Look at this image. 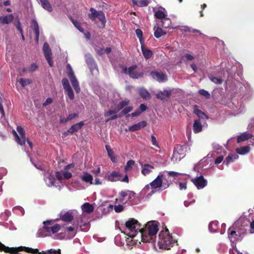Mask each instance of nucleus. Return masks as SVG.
<instances>
[{"label":"nucleus","mask_w":254,"mask_h":254,"mask_svg":"<svg viewBox=\"0 0 254 254\" xmlns=\"http://www.w3.org/2000/svg\"><path fill=\"white\" fill-rule=\"evenodd\" d=\"M158 226L155 222H148L145 227L141 228L139 236L143 242L154 243L155 241V235L158 231Z\"/></svg>","instance_id":"obj_1"},{"label":"nucleus","mask_w":254,"mask_h":254,"mask_svg":"<svg viewBox=\"0 0 254 254\" xmlns=\"http://www.w3.org/2000/svg\"><path fill=\"white\" fill-rule=\"evenodd\" d=\"M175 242L177 241L173 239L167 228H166L165 231L160 232L158 241V245L160 249L170 250Z\"/></svg>","instance_id":"obj_2"},{"label":"nucleus","mask_w":254,"mask_h":254,"mask_svg":"<svg viewBox=\"0 0 254 254\" xmlns=\"http://www.w3.org/2000/svg\"><path fill=\"white\" fill-rule=\"evenodd\" d=\"M127 228L126 232L128 236L131 238H134L137 234H139L140 230L141 229V224L137 220L131 218L129 219L126 223Z\"/></svg>","instance_id":"obj_3"},{"label":"nucleus","mask_w":254,"mask_h":254,"mask_svg":"<svg viewBox=\"0 0 254 254\" xmlns=\"http://www.w3.org/2000/svg\"><path fill=\"white\" fill-rule=\"evenodd\" d=\"M198 118L195 119L192 126L193 131L197 133L200 132L202 129V124H205L206 119L208 117L205 114V112H194Z\"/></svg>","instance_id":"obj_4"},{"label":"nucleus","mask_w":254,"mask_h":254,"mask_svg":"<svg viewBox=\"0 0 254 254\" xmlns=\"http://www.w3.org/2000/svg\"><path fill=\"white\" fill-rule=\"evenodd\" d=\"M164 179L165 176L164 175L163 173H160L157 178L149 184L151 189L153 190L161 188L162 190H164L167 189L169 187L170 184L168 182L163 183V180Z\"/></svg>","instance_id":"obj_5"},{"label":"nucleus","mask_w":254,"mask_h":254,"mask_svg":"<svg viewBox=\"0 0 254 254\" xmlns=\"http://www.w3.org/2000/svg\"><path fill=\"white\" fill-rule=\"evenodd\" d=\"M228 238L230 241L234 243L240 240L244 236L245 232L236 229L235 226H232L228 230Z\"/></svg>","instance_id":"obj_6"},{"label":"nucleus","mask_w":254,"mask_h":254,"mask_svg":"<svg viewBox=\"0 0 254 254\" xmlns=\"http://www.w3.org/2000/svg\"><path fill=\"white\" fill-rule=\"evenodd\" d=\"M184 145L177 144L174 149L171 160L174 163L177 162L183 158L185 156Z\"/></svg>","instance_id":"obj_7"},{"label":"nucleus","mask_w":254,"mask_h":254,"mask_svg":"<svg viewBox=\"0 0 254 254\" xmlns=\"http://www.w3.org/2000/svg\"><path fill=\"white\" fill-rule=\"evenodd\" d=\"M78 116V113L75 112L71 113L69 112H63V113L59 114V122L62 124H66L67 122L72 120Z\"/></svg>","instance_id":"obj_8"},{"label":"nucleus","mask_w":254,"mask_h":254,"mask_svg":"<svg viewBox=\"0 0 254 254\" xmlns=\"http://www.w3.org/2000/svg\"><path fill=\"white\" fill-rule=\"evenodd\" d=\"M124 71L126 73H128L133 78H138L143 74L141 70L136 66L130 67L128 69L126 68H124Z\"/></svg>","instance_id":"obj_9"},{"label":"nucleus","mask_w":254,"mask_h":254,"mask_svg":"<svg viewBox=\"0 0 254 254\" xmlns=\"http://www.w3.org/2000/svg\"><path fill=\"white\" fill-rule=\"evenodd\" d=\"M44 226L43 227V229L46 231L48 234H55L58 232L61 228L59 224H56L53 226H46V224L51 225L52 221L50 220H47L43 222Z\"/></svg>","instance_id":"obj_10"},{"label":"nucleus","mask_w":254,"mask_h":254,"mask_svg":"<svg viewBox=\"0 0 254 254\" xmlns=\"http://www.w3.org/2000/svg\"><path fill=\"white\" fill-rule=\"evenodd\" d=\"M121 174L117 171L108 172L105 176V179L110 182H117L121 180Z\"/></svg>","instance_id":"obj_11"},{"label":"nucleus","mask_w":254,"mask_h":254,"mask_svg":"<svg viewBox=\"0 0 254 254\" xmlns=\"http://www.w3.org/2000/svg\"><path fill=\"white\" fill-rule=\"evenodd\" d=\"M43 52L45 58L50 66L53 65V62L52 59V52L47 43H45L43 45Z\"/></svg>","instance_id":"obj_12"},{"label":"nucleus","mask_w":254,"mask_h":254,"mask_svg":"<svg viewBox=\"0 0 254 254\" xmlns=\"http://www.w3.org/2000/svg\"><path fill=\"white\" fill-rule=\"evenodd\" d=\"M192 181L198 189H203L207 185V181L204 179L202 176L196 177L193 179Z\"/></svg>","instance_id":"obj_13"},{"label":"nucleus","mask_w":254,"mask_h":254,"mask_svg":"<svg viewBox=\"0 0 254 254\" xmlns=\"http://www.w3.org/2000/svg\"><path fill=\"white\" fill-rule=\"evenodd\" d=\"M84 125V123L83 121H81L78 123L74 124L71 126V127L65 132L64 134L67 135L68 134H73L75 132H77Z\"/></svg>","instance_id":"obj_14"},{"label":"nucleus","mask_w":254,"mask_h":254,"mask_svg":"<svg viewBox=\"0 0 254 254\" xmlns=\"http://www.w3.org/2000/svg\"><path fill=\"white\" fill-rule=\"evenodd\" d=\"M151 75L158 82H164L167 80V75L161 72L152 71L151 72Z\"/></svg>","instance_id":"obj_15"},{"label":"nucleus","mask_w":254,"mask_h":254,"mask_svg":"<svg viewBox=\"0 0 254 254\" xmlns=\"http://www.w3.org/2000/svg\"><path fill=\"white\" fill-rule=\"evenodd\" d=\"M117 112H105L104 114V116L105 117L108 118L105 122L107 123L110 121L115 120L118 118L121 117L123 114L127 115L128 112H122V114H119L118 115L115 114Z\"/></svg>","instance_id":"obj_16"},{"label":"nucleus","mask_w":254,"mask_h":254,"mask_svg":"<svg viewBox=\"0 0 254 254\" xmlns=\"http://www.w3.org/2000/svg\"><path fill=\"white\" fill-rule=\"evenodd\" d=\"M0 247H1V251H4L6 253H9L11 252H15L16 251L17 253L20 251H25L24 247H16V248H9L8 247H6L4 246L2 243H0Z\"/></svg>","instance_id":"obj_17"},{"label":"nucleus","mask_w":254,"mask_h":254,"mask_svg":"<svg viewBox=\"0 0 254 254\" xmlns=\"http://www.w3.org/2000/svg\"><path fill=\"white\" fill-rule=\"evenodd\" d=\"M147 123L146 121H143L130 126L128 128L129 131H135L140 130V129L145 127L147 126Z\"/></svg>","instance_id":"obj_18"},{"label":"nucleus","mask_w":254,"mask_h":254,"mask_svg":"<svg viewBox=\"0 0 254 254\" xmlns=\"http://www.w3.org/2000/svg\"><path fill=\"white\" fill-rule=\"evenodd\" d=\"M141 166L142 167L141 172V174L144 176H146V175L150 174L152 171V170L154 169V167L153 166L148 164H143L141 163Z\"/></svg>","instance_id":"obj_19"},{"label":"nucleus","mask_w":254,"mask_h":254,"mask_svg":"<svg viewBox=\"0 0 254 254\" xmlns=\"http://www.w3.org/2000/svg\"><path fill=\"white\" fill-rule=\"evenodd\" d=\"M154 15L156 18L162 20L167 16V12L165 8L160 7L155 12Z\"/></svg>","instance_id":"obj_20"},{"label":"nucleus","mask_w":254,"mask_h":254,"mask_svg":"<svg viewBox=\"0 0 254 254\" xmlns=\"http://www.w3.org/2000/svg\"><path fill=\"white\" fill-rule=\"evenodd\" d=\"M69 78L76 93H79L80 91V88L79 85V83L75 75H72L71 76L69 77Z\"/></svg>","instance_id":"obj_21"},{"label":"nucleus","mask_w":254,"mask_h":254,"mask_svg":"<svg viewBox=\"0 0 254 254\" xmlns=\"http://www.w3.org/2000/svg\"><path fill=\"white\" fill-rule=\"evenodd\" d=\"M154 36L156 38H159L162 36H164L167 34V32L163 30L161 27L158 25H156L154 27Z\"/></svg>","instance_id":"obj_22"},{"label":"nucleus","mask_w":254,"mask_h":254,"mask_svg":"<svg viewBox=\"0 0 254 254\" xmlns=\"http://www.w3.org/2000/svg\"><path fill=\"white\" fill-rule=\"evenodd\" d=\"M85 60L89 67L91 69L92 71L94 69H96V64L90 55H86L85 56Z\"/></svg>","instance_id":"obj_23"},{"label":"nucleus","mask_w":254,"mask_h":254,"mask_svg":"<svg viewBox=\"0 0 254 254\" xmlns=\"http://www.w3.org/2000/svg\"><path fill=\"white\" fill-rule=\"evenodd\" d=\"M129 103L128 100H125L120 102L118 105L119 110H122L124 108L127 107V109H125L123 111H131L132 110V108L130 106H128Z\"/></svg>","instance_id":"obj_24"},{"label":"nucleus","mask_w":254,"mask_h":254,"mask_svg":"<svg viewBox=\"0 0 254 254\" xmlns=\"http://www.w3.org/2000/svg\"><path fill=\"white\" fill-rule=\"evenodd\" d=\"M253 135L248 132H245L242 133L241 135L237 137V142L240 143L241 142L247 140L249 139L252 138Z\"/></svg>","instance_id":"obj_25"},{"label":"nucleus","mask_w":254,"mask_h":254,"mask_svg":"<svg viewBox=\"0 0 254 254\" xmlns=\"http://www.w3.org/2000/svg\"><path fill=\"white\" fill-rule=\"evenodd\" d=\"M81 209L83 212L89 214L93 211L94 206L92 204L85 202L82 205Z\"/></svg>","instance_id":"obj_26"},{"label":"nucleus","mask_w":254,"mask_h":254,"mask_svg":"<svg viewBox=\"0 0 254 254\" xmlns=\"http://www.w3.org/2000/svg\"><path fill=\"white\" fill-rule=\"evenodd\" d=\"M170 94V91L164 90L163 91H160L156 95V97L158 99H160L162 100H166L169 98Z\"/></svg>","instance_id":"obj_27"},{"label":"nucleus","mask_w":254,"mask_h":254,"mask_svg":"<svg viewBox=\"0 0 254 254\" xmlns=\"http://www.w3.org/2000/svg\"><path fill=\"white\" fill-rule=\"evenodd\" d=\"M13 18L12 14L2 16L0 17V23L2 24H8L13 21Z\"/></svg>","instance_id":"obj_28"},{"label":"nucleus","mask_w":254,"mask_h":254,"mask_svg":"<svg viewBox=\"0 0 254 254\" xmlns=\"http://www.w3.org/2000/svg\"><path fill=\"white\" fill-rule=\"evenodd\" d=\"M60 218L64 222H70L73 219V216L69 212H66L63 214H61Z\"/></svg>","instance_id":"obj_29"},{"label":"nucleus","mask_w":254,"mask_h":254,"mask_svg":"<svg viewBox=\"0 0 254 254\" xmlns=\"http://www.w3.org/2000/svg\"><path fill=\"white\" fill-rule=\"evenodd\" d=\"M161 23L162 27L164 28L174 29L177 28L176 27H174L172 25V22L171 19L169 18H167V17L161 20Z\"/></svg>","instance_id":"obj_30"},{"label":"nucleus","mask_w":254,"mask_h":254,"mask_svg":"<svg viewBox=\"0 0 254 254\" xmlns=\"http://www.w3.org/2000/svg\"><path fill=\"white\" fill-rule=\"evenodd\" d=\"M105 148L107 151L108 155L110 157L111 161L113 163L116 162L117 158H116V155H115L114 151H113V150L111 149L110 146H109L108 145H106Z\"/></svg>","instance_id":"obj_31"},{"label":"nucleus","mask_w":254,"mask_h":254,"mask_svg":"<svg viewBox=\"0 0 254 254\" xmlns=\"http://www.w3.org/2000/svg\"><path fill=\"white\" fill-rule=\"evenodd\" d=\"M81 179L82 181L85 183H90V184H93L92 180L93 177L91 175L87 172H84L83 175L81 176Z\"/></svg>","instance_id":"obj_32"},{"label":"nucleus","mask_w":254,"mask_h":254,"mask_svg":"<svg viewBox=\"0 0 254 254\" xmlns=\"http://www.w3.org/2000/svg\"><path fill=\"white\" fill-rule=\"evenodd\" d=\"M43 8L49 12H51L53 10V8L51 4L50 3L48 0H39Z\"/></svg>","instance_id":"obj_33"},{"label":"nucleus","mask_w":254,"mask_h":254,"mask_svg":"<svg viewBox=\"0 0 254 254\" xmlns=\"http://www.w3.org/2000/svg\"><path fill=\"white\" fill-rule=\"evenodd\" d=\"M32 24L33 25L34 32L36 34V38H35L36 41L37 43H38L39 34H40L38 24L37 22L36 21V20H32Z\"/></svg>","instance_id":"obj_34"},{"label":"nucleus","mask_w":254,"mask_h":254,"mask_svg":"<svg viewBox=\"0 0 254 254\" xmlns=\"http://www.w3.org/2000/svg\"><path fill=\"white\" fill-rule=\"evenodd\" d=\"M238 155L236 154L229 155L228 156L226 157L223 163H225L226 165H228L231 162H233L234 160L238 159Z\"/></svg>","instance_id":"obj_35"},{"label":"nucleus","mask_w":254,"mask_h":254,"mask_svg":"<svg viewBox=\"0 0 254 254\" xmlns=\"http://www.w3.org/2000/svg\"><path fill=\"white\" fill-rule=\"evenodd\" d=\"M90 11L91 13L88 14V16L92 21L95 20V19L98 17L99 12H101V11H97L93 8H90Z\"/></svg>","instance_id":"obj_36"},{"label":"nucleus","mask_w":254,"mask_h":254,"mask_svg":"<svg viewBox=\"0 0 254 254\" xmlns=\"http://www.w3.org/2000/svg\"><path fill=\"white\" fill-rule=\"evenodd\" d=\"M141 50H142L143 56L145 59H148L152 57V52L150 50L147 49L145 47H144L143 46H141Z\"/></svg>","instance_id":"obj_37"},{"label":"nucleus","mask_w":254,"mask_h":254,"mask_svg":"<svg viewBox=\"0 0 254 254\" xmlns=\"http://www.w3.org/2000/svg\"><path fill=\"white\" fill-rule=\"evenodd\" d=\"M128 192L127 190V191H122L120 192L119 194V198L116 199V202H122L125 199V197L127 196Z\"/></svg>","instance_id":"obj_38"},{"label":"nucleus","mask_w":254,"mask_h":254,"mask_svg":"<svg viewBox=\"0 0 254 254\" xmlns=\"http://www.w3.org/2000/svg\"><path fill=\"white\" fill-rule=\"evenodd\" d=\"M16 129L19 134V136L21 139L24 140L25 144L26 141V137L24 130L21 126H17Z\"/></svg>","instance_id":"obj_39"},{"label":"nucleus","mask_w":254,"mask_h":254,"mask_svg":"<svg viewBox=\"0 0 254 254\" xmlns=\"http://www.w3.org/2000/svg\"><path fill=\"white\" fill-rule=\"evenodd\" d=\"M138 92L139 95L144 99H147L149 98L150 95L148 91L143 89V88H140L138 89Z\"/></svg>","instance_id":"obj_40"},{"label":"nucleus","mask_w":254,"mask_h":254,"mask_svg":"<svg viewBox=\"0 0 254 254\" xmlns=\"http://www.w3.org/2000/svg\"><path fill=\"white\" fill-rule=\"evenodd\" d=\"M13 134L14 136L15 140L20 145H23L24 144V141L23 139H21L19 135H18L17 132L13 130Z\"/></svg>","instance_id":"obj_41"},{"label":"nucleus","mask_w":254,"mask_h":254,"mask_svg":"<svg viewBox=\"0 0 254 254\" xmlns=\"http://www.w3.org/2000/svg\"><path fill=\"white\" fill-rule=\"evenodd\" d=\"M13 134L14 136L15 140L20 145H23L24 144V141L23 139H21L19 135H18L17 132L13 130Z\"/></svg>","instance_id":"obj_42"},{"label":"nucleus","mask_w":254,"mask_h":254,"mask_svg":"<svg viewBox=\"0 0 254 254\" xmlns=\"http://www.w3.org/2000/svg\"><path fill=\"white\" fill-rule=\"evenodd\" d=\"M45 181L47 182V183L49 186H52L55 184V179L53 175L49 174L48 176L46 178Z\"/></svg>","instance_id":"obj_43"},{"label":"nucleus","mask_w":254,"mask_h":254,"mask_svg":"<svg viewBox=\"0 0 254 254\" xmlns=\"http://www.w3.org/2000/svg\"><path fill=\"white\" fill-rule=\"evenodd\" d=\"M97 18L101 21L102 27H104L106 22V20L105 14L102 11L99 12Z\"/></svg>","instance_id":"obj_44"},{"label":"nucleus","mask_w":254,"mask_h":254,"mask_svg":"<svg viewBox=\"0 0 254 254\" xmlns=\"http://www.w3.org/2000/svg\"><path fill=\"white\" fill-rule=\"evenodd\" d=\"M18 81L23 87L29 85L32 82V80L31 79L27 78H20Z\"/></svg>","instance_id":"obj_45"},{"label":"nucleus","mask_w":254,"mask_h":254,"mask_svg":"<svg viewBox=\"0 0 254 254\" xmlns=\"http://www.w3.org/2000/svg\"><path fill=\"white\" fill-rule=\"evenodd\" d=\"M132 2L134 4H136L139 6H145L147 5V2L146 0H132Z\"/></svg>","instance_id":"obj_46"},{"label":"nucleus","mask_w":254,"mask_h":254,"mask_svg":"<svg viewBox=\"0 0 254 254\" xmlns=\"http://www.w3.org/2000/svg\"><path fill=\"white\" fill-rule=\"evenodd\" d=\"M135 162L132 160L128 161L125 167V170L126 171H129L131 169L132 166L134 165Z\"/></svg>","instance_id":"obj_47"},{"label":"nucleus","mask_w":254,"mask_h":254,"mask_svg":"<svg viewBox=\"0 0 254 254\" xmlns=\"http://www.w3.org/2000/svg\"><path fill=\"white\" fill-rule=\"evenodd\" d=\"M65 94L71 100H73L74 98L73 91L71 88L64 90Z\"/></svg>","instance_id":"obj_48"},{"label":"nucleus","mask_w":254,"mask_h":254,"mask_svg":"<svg viewBox=\"0 0 254 254\" xmlns=\"http://www.w3.org/2000/svg\"><path fill=\"white\" fill-rule=\"evenodd\" d=\"M62 82L64 90L71 88L68 80L66 78L63 79Z\"/></svg>","instance_id":"obj_49"},{"label":"nucleus","mask_w":254,"mask_h":254,"mask_svg":"<svg viewBox=\"0 0 254 254\" xmlns=\"http://www.w3.org/2000/svg\"><path fill=\"white\" fill-rule=\"evenodd\" d=\"M135 33L136 34L137 37L138 38V39L140 41V42L141 43V44H142V43L143 39H142V31L139 29H137L135 30Z\"/></svg>","instance_id":"obj_50"},{"label":"nucleus","mask_w":254,"mask_h":254,"mask_svg":"<svg viewBox=\"0 0 254 254\" xmlns=\"http://www.w3.org/2000/svg\"><path fill=\"white\" fill-rule=\"evenodd\" d=\"M198 93L200 95H201L204 96L205 97H206V98H208L210 96V95L208 93V92L206 91V90H203V89L199 90V91H198Z\"/></svg>","instance_id":"obj_51"},{"label":"nucleus","mask_w":254,"mask_h":254,"mask_svg":"<svg viewBox=\"0 0 254 254\" xmlns=\"http://www.w3.org/2000/svg\"><path fill=\"white\" fill-rule=\"evenodd\" d=\"M63 179H69L72 177L71 173L68 172V171L63 172Z\"/></svg>","instance_id":"obj_52"},{"label":"nucleus","mask_w":254,"mask_h":254,"mask_svg":"<svg viewBox=\"0 0 254 254\" xmlns=\"http://www.w3.org/2000/svg\"><path fill=\"white\" fill-rule=\"evenodd\" d=\"M127 192H128V194H127L128 200H131L133 199L135 197V195L136 193L134 191H130L129 190H127Z\"/></svg>","instance_id":"obj_53"},{"label":"nucleus","mask_w":254,"mask_h":254,"mask_svg":"<svg viewBox=\"0 0 254 254\" xmlns=\"http://www.w3.org/2000/svg\"><path fill=\"white\" fill-rule=\"evenodd\" d=\"M66 68L68 71L67 75L68 77L71 76L72 75H74L72 67L69 64H67L66 66Z\"/></svg>","instance_id":"obj_54"},{"label":"nucleus","mask_w":254,"mask_h":254,"mask_svg":"<svg viewBox=\"0 0 254 254\" xmlns=\"http://www.w3.org/2000/svg\"><path fill=\"white\" fill-rule=\"evenodd\" d=\"M241 151L238 152L240 154H244L249 152V147L248 146H245L240 148Z\"/></svg>","instance_id":"obj_55"},{"label":"nucleus","mask_w":254,"mask_h":254,"mask_svg":"<svg viewBox=\"0 0 254 254\" xmlns=\"http://www.w3.org/2000/svg\"><path fill=\"white\" fill-rule=\"evenodd\" d=\"M53 102V99L51 98H48L46 101L43 103L42 106L43 107H46Z\"/></svg>","instance_id":"obj_56"},{"label":"nucleus","mask_w":254,"mask_h":254,"mask_svg":"<svg viewBox=\"0 0 254 254\" xmlns=\"http://www.w3.org/2000/svg\"><path fill=\"white\" fill-rule=\"evenodd\" d=\"M114 209L116 212H121L124 210V207L123 205L119 204L118 205L115 206Z\"/></svg>","instance_id":"obj_57"},{"label":"nucleus","mask_w":254,"mask_h":254,"mask_svg":"<svg viewBox=\"0 0 254 254\" xmlns=\"http://www.w3.org/2000/svg\"><path fill=\"white\" fill-rule=\"evenodd\" d=\"M151 143L153 145L156 146V147H159V145L157 142V140H156V137L153 135H152L151 136Z\"/></svg>","instance_id":"obj_58"},{"label":"nucleus","mask_w":254,"mask_h":254,"mask_svg":"<svg viewBox=\"0 0 254 254\" xmlns=\"http://www.w3.org/2000/svg\"><path fill=\"white\" fill-rule=\"evenodd\" d=\"M111 51V49L110 47L106 48L105 49H101L100 51H98V54H103L106 52L107 53H109Z\"/></svg>","instance_id":"obj_59"},{"label":"nucleus","mask_w":254,"mask_h":254,"mask_svg":"<svg viewBox=\"0 0 254 254\" xmlns=\"http://www.w3.org/2000/svg\"><path fill=\"white\" fill-rule=\"evenodd\" d=\"M210 80L216 84H221L222 82V80L221 79L217 77H211Z\"/></svg>","instance_id":"obj_60"},{"label":"nucleus","mask_w":254,"mask_h":254,"mask_svg":"<svg viewBox=\"0 0 254 254\" xmlns=\"http://www.w3.org/2000/svg\"><path fill=\"white\" fill-rule=\"evenodd\" d=\"M48 254H61V250L59 249L56 251L55 250L51 249L47 252Z\"/></svg>","instance_id":"obj_61"},{"label":"nucleus","mask_w":254,"mask_h":254,"mask_svg":"<svg viewBox=\"0 0 254 254\" xmlns=\"http://www.w3.org/2000/svg\"><path fill=\"white\" fill-rule=\"evenodd\" d=\"M37 67L38 66L36 64H32L30 65L29 70L32 72L34 71L37 69Z\"/></svg>","instance_id":"obj_62"},{"label":"nucleus","mask_w":254,"mask_h":254,"mask_svg":"<svg viewBox=\"0 0 254 254\" xmlns=\"http://www.w3.org/2000/svg\"><path fill=\"white\" fill-rule=\"evenodd\" d=\"M223 160V157L222 156H220L217 157L215 160V164H218L222 162Z\"/></svg>","instance_id":"obj_63"},{"label":"nucleus","mask_w":254,"mask_h":254,"mask_svg":"<svg viewBox=\"0 0 254 254\" xmlns=\"http://www.w3.org/2000/svg\"><path fill=\"white\" fill-rule=\"evenodd\" d=\"M56 176L59 180H62L63 179V172H57Z\"/></svg>","instance_id":"obj_64"}]
</instances>
